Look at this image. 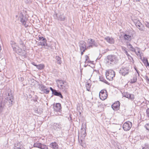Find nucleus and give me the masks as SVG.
<instances>
[{
  "mask_svg": "<svg viewBox=\"0 0 149 149\" xmlns=\"http://www.w3.org/2000/svg\"><path fill=\"white\" fill-rule=\"evenodd\" d=\"M10 44L13 50L16 48V46H17L16 45V43L14 42L11 41L10 42Z\"/></svg>",
  "mask_w": 149,
  "mask_h": 149,
  "instance_id": "bb28decb",
  "label": "nucleus"
},
{
  "mask_svg": "<svg viewBox=\"0 0 149 149\" xmlns=\"http://www.w3.org/2000/svg\"><path fill=\"white\" fill-rule=\"evenodd\" d=\"M134 69L136 71V73L135 74H137L138 76V77L139 76V71L136 68V67L134 68Z\"/></svg>",
  "mask_w": 149,
  "mask_h": 149,
  "instance_id": "37998d69",
  "label": "nucleus"
},
{
  "mask_svg": "<svg viewBox=\"0 0 149 149\" xmlns=\"http://www.w3.org/2000/svg\"><path fill=\"white\" fill-rule=\"evenodd\" d=\"M50 90L52 91V94L53 93H54V91H55L56 90L55 89H54L50 87Z\"/></svg>",
  "mask_w": 149,
  "mask_h": 149,
  "instance_id": "8fccbe9b",
  "label": "nucleus"
},
{
  "mask_svg": "<svg viewBox=\"0 0 149 149\" xmlns=\"http://www.w3.org/2000/svg\"><path fill=\"white\" fill-rule=\"evenodd\" d=\"M147 24H147V25H146V26H147V25H148H148H149V24L148 23H147Z\"/></svg>",
  "mask_w": 149,
  "mask_h": 149,
  "instance_id": "bf43d9fd",
  "label": "nucleus"
},
{
  "mask_svg": "<svg viewBox=\"0 0 149 149\" xmlns=\"http://www.w3.org/2000/svg\"><path fill=\"white\" fill-rule=\"evenodd\" d=\"M142 147V149H149V145L147 143H145Z\"/></svg>",
  "mask_w": 149,
  "mask_h": 149,
  "instance_id": "72a5a7b5",
  "label": "nucleus"
},
{
  "mask_svg": "<svg viewBox=\"0 0 149 149\" xmlns=\"http://www.w3.org/2000/svg\"><path fill=\"white\" fill-rule=\"evenodd\" d=\"M41 144V143L39 142H36L34 144L33 146L34 147L40 148Z\"/></svg>",
  "mask_w": 149,
  "mask_h": 149,
  "instance_id": "393cba45",
  "label": "nucleus"
},
{
  "mask_svg": "<svg viewBox=\"0 0 149 149\" xmlns=\"http://www.w3.org/2000/svg\"><path fill=\"white\" fill-rule=\"evenodd\" d=\"M84 133H83V136L84 137H85L86 136V130L85 128H84Z\"/></svg>",
  "mask_w": 149,
  "mask_h": 149,
  "instance_id": "de8ad7c7",
  "label": "nucleus"
},
{
  "mask_svg": "<svg viewBox=\"0 0 149 149\" xmlns=\"http://www.w3.org/2000/svg\"><path fill=\"white\" fill-rule=\"evenodd\" d=\"M19 18L20 19L21 22L23 25L26 27L28 25L26 24V21L28 19L26 17L24 16L22 13H20L19 14Z\"/></svg>",
  "mask_w": 149,
  "mask_h": 149,
  "instance_id": "f8f14e48",
  "label": "nucleus"
},
{
  "mask_svg": "<svg viewBox=\"0 0 149 149\" xmlns=\"http://www.w3.org/2000/svg\"><path fill=\"white\" fill-rule=\"evenodd\" d=\"M99 97L100 99L102 100L106 99L107 97V93L106 90H102L99 93Z\"/></svg>",
  "mask_w": 149,
  "mask_h": 149,
  "instance_id": "9b49d317",
  "label": "nucleus"
},
{
  "mask_svg": "<svg viewBox=\"0 0 149 149\" xmlns=\"http://www.w3.org/2000/svg\"><path fill=\"white\" fill-rule=\"evenodd\" d=\"M129 69L127 67H123L120 70L119 73L123 76H125L128 74Z\"/></svg>",
  "mask_w": 149,
  "mask_h": 149,
  "instance_id": "9d476101",
  "label": "nucleus"
},
{
  "mask_svg": "<svg viewBox=\"0 0 149 149\" xmlns=\"http://www.w3.org/2000/svg\"><path fill=\"white\" fill-rule=\"evenodd\" d=\"M56 82L58 87L63 92L66 93L68 91L69 85L67 82L61 80H58Z\"/></svg>",
  "mask_w": 149,
  "mask_h": 149,
  "instance_id": "7ed1b4c3",
  "label": "nucleus"
},
{
  "mask_svg": "<svg viewBox=\"0 0 149 149\" xmlns=\"http://www.w3.org/2000/svg\"><path fill=\"white\" fill-rule=\"evenodd\" d=\"M81 52V55H82L83 54V53L85 51H83V50H80Z\"/></svg>",
  "mask_w": 149,
  "mask_h": 149,
  "instance_id": "5fc2aeb1",
  "label": "nucleus"
},
{
  "mask_svg": "<svg viewBox=\"0 0 149 149\" xmlns=\"http://www.w3.org/2000/svg\"><path fill=\"white\" fill-rule=\"evenodd\" d=\"M132 126V123L130 121H128L124 123L122 127L123 129L126 131L129 130Z\"/></svg>",
  "mask_w": 149,
  "mask_h": 149,
  "instance_id": "1a4fd4ad",
  "label": "nucleus"
},
{
  "mask_svg": "<svg viewBox=\"0 0 149 149\" xmlns=\"http://www.w3.org/2000/svg\"><path fill=\"white\" fill-rule=\"evenodd\" d=\"M145 79L148 83L149 84V79L147 76H145Z\"/></svg>",
  "mask_w": 149,
  "mask_h": 149,
  "instance_id": "c03bdc74",
  "label": "nucleus"
},
{
  "mask_svg": "<svg viewBox=\"0 0 149 149\" xmlns=\"http://www.w3.org/2000/svg\"><path fill=\"white\" fill-rule=\"evenodd\" d=\"M49 90H47L46 88V89L43 90L42 92L46 94H48L49 93Z\"/></svg>",
  "mask_w": 149,
  "mask_h": 149,
  "instance_id": "a19ab883",
  "label": "nucleus"
},
{
  "mask_svg": "<svg viewBox=\"0 0 149 149\" xmlns=\"http://www.w3.org/2000/svg\"><path fill=\"white\" fill-rule=\"evenodd\" d=\"M14 149H24L23 146L21 145L20 143H17L15 144Z\"/></svg>",
  "mask_w": 149,
  "mask_h": 149,
  "instance_id": "6ab92c4d",
  "label": "nucleus"
},
{
  "mask_svg": "<svg viewBox=\"0 0 149 149\" xmlns=\"http://www.w3.org/2000/svg\"><path fill=\"white\" fill-rule=\"evenodd\" d=\"M134 52L137 56L140 55V49L139 48L136 47V49H135V51H134Z\"/></svg>",
  "mask_w": 149,
  "mask_h": 149,
  "instance_id": "c85d7f7f",
  "label": "nucleus"
},
{
  "mask_svg": "<svg viewBox=\"0 0 149 149\" xmlns=\"http://www.w3.org/2000/svg\"><path fill=\"white\" fill-rule=\"evenodd\" d=\"M118 57L114 55L108 56L106 59V63L108 65L112 66L116 64L118 62Z\"/></svg>",
  "mask_w": 149,
  "mask_h": 149,
  "instance_id": "f03ea898",
  "label": "nucleus"
},
{
  "mask_svg": "<svg viewBox=\"0 0 149 149\" xmlns=\"http://www.w3.org/2000/svg\"><path fill=\"white\" fill-rule=\"evenodd\" d=\"M147 24H147V25H146V26H147V25H148H148H149V24L148 23H147Z\"/></svg>",
  "mask_w": 149,
  "mask_h": 149,
  "instance_id": "052dcab7",
  "label": "nucleus"
},
{
  "mask_svg": "<svg viewBox=\"0 0 149 149\" xmlns=\"http://www.w3.org/2000/svg\"><path fill=\"white\" fill-rule=\"evenodd\" d=\"M123 37L125 40H127L130 41L132 39V36L131 35H127L125 34L124 35Z\"/></svg>",
  "mask_w": 149,
  "mask_h": 149,
  "instance_id": "4be33fe9",
  "label": "nucleus"
},
{
  "mask_svg": "<svg viewBox=\"0 0 149 149\" xmlns=\"http://www.w3.org/2000/svg\"><path fill=\"white\" fill-rule=\"evenodd\" d=\"M115 73L114 71L112 70H108L106 73L107 79L109 81H111L115 77Z\"/></svg>",
  "mask_w": 149,
  "mask_h": 149,
  "instance_id": "39448f33",
  "label": "nucleus"
},
{
  "mask_svg": "<svg viewBox=\"0 0 149 149\" xmlns=\"http://www.w3.org/2000/svg\"><path fill=\"white\" fill-rule=\"evenodd\" d=\"M37 100H34V102H37Z\"/></svg>",
  "mask_w": 149,
  "mask_h": 149,
  "instance_id": "680f3d73",
  "label": "nucleus"
},
{
  "mask_svg": "<svg viewBox=\"0 0 149 149\" xmlns=\"http://www.w3.org/2000/svg\"><path fill=\"white\" fill-rule=\"evenodd\" d=\"M87 42L89 45L87 47V48H88V49L94 47H97L98 46L97 44L95 41L93 39L91 38L88 39Z\"/></svg>",
  "mask_w": 149,
  "mask_h": 149,
  "instance_id": "0eeeda50",
  "label": "nucleus"
},
{
  "mask_svg": "<svg viewBox=\"0 0 149 149\" xmlns=\"http://www.w3.org/2000/svg\"><path fill=\"white\" fill-rule=\"evenodd\" d=\"M147 24H147V25H146V26H147V25H148H148H149V24L148 23H147Z\"/></svg>",
  "mask_w": 149,
  "mask_h": 149,
  "instance_id": "13d9d810",
  "label": "nucleus"
},
{
  "mask_svg": "<svg viewBox=\"0 0 149 149\" xmlns=\"http://www.w3.org/2000/svg\"><path fill=\"white\" fill-rule=\"evenodd\" d=\"M130 94L128 93H125L123 94V96L127 98L128 97L129 95Z\"/></svg>",
  "mask_w": 149,
  "mask_h": 149,
  "instance_id": "58836bf2",
  "label": "nucleus"
},
{
  "mask_svg": "<svg viewBox=\"0 0 149 149\" xmlns=\"http://www.w3.org/2000/svg\"><path fill=\"white\" fill-rule=\"evenodd\" d=\"M19 44L21 45V47H22L23 49H25V45L23 43L22 40H20L19 42Z\"/></svg>",
  "mask_w": 149,
  "mask_h": 149,
  "instance_id": "2f4dec72",
  "label": "nucleus"
},
{
  "mask_svg": "<svg viewBox=\"0 0 149 149\" xmlns=\"http://www.w3.org/2000/svg\"><path fill=\"white\" fill-rule=\"evenodd\" d=\"M143 62L144 64H146V63L148 62V61L147 58H144L143 60Z\"/></svg>",
  "mask_w": 149,
  "mask_h": 149,
  "instance_id": "ea45409f",
  "label": "nucleus"
},
{
  "mask_svg": "<svg viewBox=\"0 0 149 149\" xmlns=\"http://www.w3.org/2000/svg\"><path fill=\"white\" fill-rule=\"evenodd\" d=\"M81 130H83V128H81Z\"/></svg>",
  "mask_w": 149,
  "mask_h": 149,
  "instance_id": "0e129e2a",
  "label": "nucleus"
},
{
  "mask_svg": "<svg viewBox=\"0 0 149 149\" xmlns=\"http://www.w3.org/2000/svg\"><path fill=\"white\" fill-rule=\"evenodd\" d=\"M131 100H133L134 99V96L133 94H130L127 98Z\"/></svg>",
  "mask_w": 149,
  "mask_h": 149,
  "instance_id": "7c9ffc66",
  "label": "nucleus"
},
{
  "mask_svg": "<svg viewBox=\"0 0 149 149\" xmlns=\"http://www.w3.org/2000/svg\"><path fill=\"white\" fill-rule=\"evenodd\" d=\"M130 50L132 51V52H134V51H135V49L133 47H131L130 49Z\"/></svg>",
  "mask_w": 149,
  "mask_h": 149,
  "instance_id": "a18cd8bd",
  "label": "nucleus"
},
{
  "mask_svg": "<svg viewBox=\"0 0 149 149\" xmlns=\"http://www.w3.org/2000/svg\"><path fill=\"white\" fill-rule=\"evenodd\" d=\"M124 53L127 55L129 56V54H128V53L127 51H125V52H124Z\"/></svg>",
  "mask_w": 149,
  "mask_h": 149,
  "instance_id": "864d4df0",
  "label": "nucleus"
},
{
  "mask_svg": "<svg viewBox=\"0 0 149 149\" xmlns=\"http://www.w3.org/2000/svg\"><path fill=\"white\" fill-rule=\"evenodd\" d=\"M14 97L13 95L9 93L6 94L5 99L3 100L0 101V113L3 112L6 109V105L8 107H11L13 104Z\"/></svg>",
  "mask_w": 149,
  "mask_h": 149,
  "instance_id": "f257e3e1",
  "label": "nucleus"
},
{
  "mask_svg": "<svg viewBox=\"0 0 149 149\" xmlns=\"http://www.w3.org/2000/svg\"><path fill=\"white\" fill-rule=\"evenodd\" d=\"M40 148L41 149H48V147L47 145L42 144H41Z\"/></svg>",
  "mask_w": 149,
  "mask_h": 149,
  "instance_id": "c756f323",
  "label": "nucleus"
},
{
  "mask_svg": "<svg viewBox=\"0 0 149 149\" xmlns=\"http://www.w3.org/2000/svg\"><path fill=\"white\" fill-rule=\"evenodd\" d=\"M44 67V65L42 64H40L38 65L37 66V68L39 70H41Z\"/></svg>",
  "mask_w": 149,
  "mask_h": 149,
  "instance_id": "473e14b6",
  "label": "nucleus"
},
{
  "mask_svg": "<svg viewBox=\"0 0 149 149\" xmlns=\"http://www.w3.org/2000/svg\"><path fill=\"white\" fill-rule=\"evenodd\" d=\"M86 88L87 90L89 91L90 90V88L91 87V85L89 83H87L86 85Z\"/></svg>",
  "mask_w": 149,
  "mask_h": 149,
  "instance_id": "f704fd0d",
  "label": "nucleus"
},
{
  "mask_svg": "<svg viewBox=\"0 0 149 149\" xmlns=\"http://www.w3.org/2000/svg\"><path fill=\"white\" fill-rule=\"evenodd\" d=\"M40 45L44 46H47V40L45 38L42 41V42H40Z\"/></svg>",
  "mask_w": 149,
  "mask_h": 149,
  "instance_id": "5701e85b",
  "label": "nucleus"
},
{
  "mask_svg": "<svg viewBox=\"0 0 149 149\" xmlns=\"http://www.w3.org/2000/svg\"><path fill=\"white\" fill-rule=\"evenodd\" d=\"M133 21L136 26L141 31L145 30V27L139 20L137 19H134Z\"/></svg>",
  "mask_w": 149,
  "mask_h": 149,
  "instance_id": "6e6552de",
  "label": "nucleus"
},
{
  "mask_svg": "<svg viewBox=\"0 0 149 149\" xmlns=\"http://www.w3.org/2000/svg\"><path fill=\"white\" fill-rule=\"evenodd\" d=\"M52 127L54 130L56 131L60 130L62 128V125L60 123H54L52 125Z\"/></svg>",
  "mask_w": 149,
  "mask_h": 149,
  "instance_id": "4468645a",
  "label": "nucleus"
},
{
  "mask_svg": "<svg viewBox=\"0 0 149 149\" xmlns=\"http://www.w3.org/2000/svg\"><path fill=\"white\" fill-rule=\"evenodd\" d=\"M122 49L123 51L124 52H125V51H127L126 50V48L124 47H122Z\"/></svg>",
  "mask_w": 149,
  "mask_h": 149,
  "instance_id": "09e8293b",
  "label": "nucleus"
},
{
  "mask_svg": "<svg viewBox=\"0 0 149 149\" xmlns=\"http://www.w3.org/2000/svg\"><path fill=\"white\" fill-rule=\"evenodd\" d=\"M137 74H135L133 77V79H131L130 83L131 84H133L136 82L137 80Z\"/></svg>",
  "mask_w": 149,
  "mask_h": 149,
  "instance_id": "412c9836",
  "label": "nucleus"
},
{
  "mask_svg": "<svg viewBox=\"0 0 149 149\" xmlns=\"http://www.w3.org/2000/svg\"><path fill=\"white\" fill-rule=\"evenodd\" d=\"M120 105V102L117 101L115 102L111 105V107L113 110H117L119 109Z\"/></svg>",
  "mask_w": 149,
  "mask_h": 149,
  "instance_id": "2eb2a0df",
  "label": "nucleus"
},
{
  "mask_svg": "<svg viewBox=\"0 0 149 149\" xmlns=\"http://www.w3.org/2000/svg\"><path fill=\"white\" fill-rule=\"evenodd\" d=\"M61 108V105L59 103H57L54 106V110L56 112H60Z\"/></svg>",
  "mask_w": 149,
  "mask_h": 149,
  "instance_id": "dca6fc26",
  "label": "nucleus"
},
{
  "mask_svg": "<svg viewBox=\"0 0 149 149\" xmlns=\"http://www.w3.org/2000/svg\"><path fill=\"white\" fill-rule=\"evenodd\" d=\"M54 93L52 94L53 95L55 96L59 97L61 98H63V96L60 92L56 90H55V91H54Z\"/></svg>",
  "mask_w": 149,
  "mask_h": 149,
  "instance_id": "aec40b11",
  "label": "nucleus"
},
{
  "mask_svg": "<svg viewBox=\"0 0 149 149\" xmlns=\"http://www.w3.org/2000/svg\"><path fill=\"white\" fill-rule=\"evenodd\" d=\"M32 64H33V65L35 66H36V68H37V66H38V65L35 64L34 63H32Z\"/></svg>",
  "mask_w": 149,
  "mask_h": 149,
  "instance_id": "6e6d98bb",
  "label": "nucleus"
},
{
  "mask_svg": "<svg viewBox=\"0 0 149 149\" xmlns=\"http://www.w3.org/2000/svg\"><path fill=\"white\" fill-rule=\"evenodd\" d=\"M104 39L108 43L110 44H113L115 42L114 39L112 37L109 36H107L104 38Z\"/></svg>",
  "mask_w": 149,
  "mask_h": 149,
  "instance_id": "a211bd4d",
  "label": "nucleus"
},
{
  "mask_svg": "<svg viewBox=\"0 0 149 149\" xmlns=\"http://www.w3.org/2000/svg\"><path fill=\"white\" fill-rule=\"evenodd\" d=\"M146 116L149 118V108H148L146 110Z\"/></svg>",
  "mask_w": 149,
  "mask_h": 149,
  "instance_id": "4c0bfd02",
  "label": "nucleus"
},
{
  "mask_svg": "<svg viewBox=\"0 0 149 149\" xmlns=\"http://www.w3.org/2000/svg\"><path fill=\"white\" fill-rule=\"evenodd\" d=\"M54 17L55 18H57L58 20L61 21H64L67 20V17L64 14L61 12L58 13H55L54 15Z\"/></svg>",
  "mask_w": 149,
  "mask_h": 149,
  "instance_id": "20e7f679",
  "label": "nucleus"
},
{
  "mask_svg": "<svg viewBox=\"0 0 149 149\" xmlns=\"http://www.w3.org/2000/svg\"><path fill=\"white\" fill-rule=\"evenodd\" d=\"M80 50H83L85 51L86 50L88 49L87 48L86 42L84 41H80L79 43Z\"/></svg>",
  "mask_w": 149,
  "mask_h": 149,
  "instance_id": "ddd939ff",
  "label": "nucleus"
},
{
  "mask_svg": "<svg viewBox=\"0 0 149 149\" xmlns=\"http://www.w3.org/2000/svg\"><path fill=\"white\" fill-rule=\"evenodd\" d=\"M85 58H86L85 62H87L90 63V61H89V56L87 55H86L85 56Z\"/></svg>",
  "mask_w": 149,
  "mask_h": 149,
  "instance_id": "e433bc0d",
  "label": "nucleus"
},
{
  "mask_svg": "<svg viewBox=\"0 0 149 149\" xmlns=\"http://www.w3.org/2000/svg\"><path fill=\"white\" fill-rule=\"evenodd\" d=\"M56 62L57 63L59 64H60L62 63V61L61 60V58L58 56H56L55 58Z\"/></svg>",
  "mask_w": 149,
  "mask_h": 149,
  "instance_id": "b1692460",
  "label": "nucleus"
},
{
  "mask_svg": "<svg viewBox=\"0 0 149 149\" xmlns=\"http://www.w3.org/2000/svg\"><path fill=\"white\" fill-rule=\"evenodd\" d=\"M25 1L27 3H28L31 2V0H26Z\"/></svg>",
  "mask_w": 149,
  "mask_h": 149,
  "instance_id": "603ef678",
  "label": "nucleus"
},
{
  "mask_svg": "<svg viewBox=\"0 0 149 149\" xmlns=\"http://www.w3.org/2000/svg\"><path fill=\"white\" fill-rule=\"evenodd\" d=\"M0 59H2V56H0Z\"/></svg>",
  "mask_w": 149,
  "mask_h": 149,
  "instance_id": "4d7b16f0",
  "label": "nucleus"
},
{
  "mask_svg": "<svg viewBox=\"0 0 149 149\" xmlns=\"http://www.w3.org/2000/svg\"><path fill=\"white\" fill-rule=\"evenodd\" d=\"M147 67V66H148L149 67V63H148V62L146 64H144Z\"/></svg>",
  "mask_w": 149,
  "mask_h": 149,
  "instance_id": "3c124183",
  "label": "nucleus"
},
{
  "mask_svg": "<svg viewBox=\"0 0 149 149\" xmlns=\"http://www.w3.org/2000/svg\"><path fill=\"white\" fill-rule=\"evenodd\" d=\"M85 128H86V125H85Z\"/></svg>",
  "mask_w": 149,
  "mask_h": 149,
  "instance_id": "e2e57ef3",
  "label": "nucleus"
},
{
  "mask_svg": "<svg viewBox=\"0 0 149 149\" xmlns=\"http://www.w3.org/2000/svg\"><path fill=\"white\" fill-rule=\"evenodd\" d=\"M39 88L42 92L43 90L46 89V87L43 84H41L39 85Z\"/></svg>",
  "mask_w": 149,
  "mask_h": 149,
  "instance_id": "a878e982",
  "label": "nucleus"
},
{
  "mask_svg": "<svg viewBox=\"0 0 149 149\" xmlns=\"http://www.w3.org/2000/svg\"><path fill=\"white\" fill-rule=\"evenodd\" d=\"M144 127L147 130L149 131V123L146 124L144 125Z\"/></svg>",
  "mask_w": 149,
  "mask_h": 149,
  "instance_id": "c9c22d12",
  "label": "nucleus"
},
{
  "mask_svg": "<svg viewBox=\"0 0 149 149\" xmlns=\"http://www.w3.org/2000/svg\"><path fill=\"white\" fill-rule=\"evenodd\" d=\"M49 147L53 149H58L59 148V146L58 143L55 142H52L49 144Z\"/></svg>",
  "mask_w": 149,
  "mask_h": 149,
  "instance_id": "f3484780",
  "label": "nucleus"
},
{
  "mask_svg": "<svg viewBox=\"0 0 149 149\" xmlns=\"http://www.w3.org/2000/svg\"><path fill=\"white\" fill-rule=\"evenodd\" d=\"M13 50L18 54L19 55L23 56L24 57H26V54L25 51L24 50H22V49L18 46H16V48Z\"/></svg>",
  "mask_w": 149,
  "mask_h": 149,
  "instance_id": "423d86ee",
  "label": "nucleus"
},
{
  "mask_svg": "<svg viewBox=\"0 0 149 149\" xmlns=\"http://www.w3.org/2000/svg\"><path fill=\"white\" fill-rule=\"evenodd\" d=\"M99 79L100 81L108 84L109 83L103 77L100 76Z\"/></svg>",
  "mask_w": 149,
  "mask_h": 149,
  "instance_id": "cd10ccee",
  "label": "nucleus"
},
{
  "mask_svg": "<svg viewBox=\"0 0 149 149\" xmlns=\"http://www.w3.org/2000/svg\"><path fill=\"white\" fill-rule=\"evenodd\" d=\"M127 46L128 48L129 49H130V48H131V47H132V46L131 44H130V43H127Z\"/></svg>",
  "mask_w": 149,
  "mask_h": 149,
  "instance_id": "79ce46f5",
  "label": "nucleus"
},
{
  "mask_svg": "<svg viewBox=\"0 0 149 149\" xmlns=\"http://www.w3.org/2000/svg\"><path fill=\"white\" fill-rule=\"evenodd\" d=\"M45 38H44L43 37H40L39 38V40H41V41H42V40H43Z\"/></svg>",
  "mask_w": 149,
  "mask_h": 149,
  "instance_id": "49530a36",
  "label": "nucleus"
}]
</instances>
